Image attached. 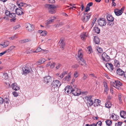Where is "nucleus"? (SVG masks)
<instances>
[{
    "mask_svg": "<svg viewBox=\"0 0 126 126\" xmlns=\"http://www.w3.org/2000/svg\"><path fill=\"white\" fill-rule=\"evenodd\" d=\"M82 52V50L81 49H80L79 50L78 53V57L77 58V59L79 61V63L82 66H86V64L85 63V61L82 58L83 56Z\"/></svg>",
    "mask_w": 126,
    "mask_h": 126,
    "instance_id": "f257e3e1",
    "label": "nucleus"
},
{
    "mask_svg": "<svg viewBox=\"0 0 126 126\" xmlns=\"http://www.w3.org/2000/svg\"><path fill=\"white\" fill-rule=\"evenodd\" d=\"M61 82L58 80L54 81L52 83V90L53 91H56L58 90L59 88L61 85Z\"/></svg>",
    "mask_w": 126,
    "mask_h": 126,
    "instance_id": "f03ea898",
    "label": "nucleus"
},
{
    "mask_svg": "<svg viewBox=\"0 0 126 126\" xmlns=\"http://www.w3.org/2000/svg\"><path fill=\"white\" fill-rule=\"evenodd\" d=\"M85 99L86 101V103L88 106L90 107L93 105L94 103V98L93 97V96H86L85 97Z\"/></svg>",
    "mask_w": 126,
    "mask_h": 126,
    "instance_id": "7ed1b4c3",
    "label": "nucleus"
},
{
    "mask_svg": "<svg viewBox=\"0 0 126 126\" xmlns=\"http://www.w3.org/2000/svg\"><path fill=\"white\" fill-rule=\"evenodd\" d=\"M91 15V13H83V15L81 16V19L84 22H86L89 20Z\"/></svg>",
    "mask_w": 126,
    "mask_h": 126,
    "instance_id": "20e7f679",
    "label": "nucleus"
},
{
    "mask_svg": "<svg viewBox=\"0 0 126 126\" xmlns=\"http://www.w3.org/2000/svg\"><path fill=\"white\" fill-rule=\"evenodd\" d=\"M48 11L49 13L51 14L55 13L56 12V7L54 4L47 5Z\"/></svg>",
    "mask_w": 126,
    "mask_h": 126,
    "instance_id": "39448f33",
    "label": "nucleus"
},
{
    "mask_svg": "<svg viewBox=\"0 0 126 126\" xmlns=\"http://www.w3.org/2000/svg\"><path fill=\"white\" fill-rule=\"evenodd\" d=\"M111 84L114 87L118 89H119L120 87L122 85V84L118 80L111 82Z\"/></svg>",
    "mask_w": 126,
    "mask_h": 126,
    "instance_id": "423d86ee",
    "label": "nucleus"
},
{
    "mask_svg": "<svg viewBox=\"0 0 126 126\" xmlns=\"http://www.w3.org/2000/svg\"><path fill=\"white\" fill-rule=\"evenodd\" d=\"M106 18L108 22H107L108 25H112L113 24L114 18L112 16L110 15H108Z\"/></svg>",
    "mask_w": 126,
    "mask_h": 126,
    "instance_id": "0eeeda50",
    "label": "nucleus"
},
{
    "mask_svg": "<svg viewBox=\"0 0 126 126\" xmlns=\"http://www.w3.org/2000/svg\"><path fill=\"white\" fill-rule=\"evenodd\" d=\"M25 26L27 30L30 32L32 31L34 29V25H31L29 23H26L25 24Z\"/></svg>",
    "mask_w": 126,
    "mask_h": 126,
    "instance_id": "6e6552de",
    "label": "nucleus"
},
{
    "mask_svg": "<svg viewBox=\"0 0 126 126\" xmlns=\"http://www.w3.org/2000/svg\"><path fill=\"white\" fill-rule=\"evenodd\" d=\"M22 74L26 75L29 73L31 70V68L30 67H28L25 66V67H23L22 68Z\"/></svg>",
    "mask_w": 126,
    "mask_h": 126,
    "instance_id": "1a4fd4ad",
    "label": "nucleus"
},
{
    "mask_svg": "<svg viewBox=\"0 0 126 126\" xmlns=\"http://www.w3.org/2000/svg\"><path fill=\"white\" fill-rule=\"evenodd\" d=\"M98 23L100 26H103L106 24V22L104 18H100L99 20H98Z\"/></svg>",
    "mask_w": 126,
    "mask_h": 126,
    "instance_id": "9d476101",
    "label": "nucleus"
},
{
    "mask_svg": "<svg viewBox=\"0 0 126 126\" xmlns=\"http://www.w3.org/2000/svg\"><path fill=\"white\" fill-rule=\"evenodd\" d=\"M124 8L123 7L120 10L118 9H116L114 10V12L115 15L117 16L121 15L123 13V11L124 10Z\"/></svg>",
    "mask_w": 126,
    "mask_h": 126,
    "instance_id": "9b49d317",
    "label": "nucleus"
},
{
    "mask_svg": "<svg viewBox=\"0 0 126 126\" xmlns=\"http://www.w3.org/2000/svg\"><path fill=\"white\" fill-rule=\"evenodd\" d=\"M102 58L103 61L106 62L110 60L109 56L105 52L102 54Z\"/></svg>",
    "mask_w": 126,
    "mask_h": 126,
    "instance_id": "f8f14e48",
    "label": "nucleus"
},
{
    "mask_svg": "<svg viewBox=\"0 0 126 126\" xmlns=\"http://www.w3.org/2000/svg\"><path fill=\"white\" fill-rule=\"evenodd\" d=\"M16 14L18 15H21L24 14V11L22 8H17L16 10Z\"/></svg>",
    "mask_w": 126,
    "mask_h": 126,
    "instance_id": "ddd939ff",
    "label": "nucleus"
},
{
    "mask_svg": "<svg viewBox=\"0 0 126 126\" xmlns=\"http://www.w3.org/2000/svg\"><path fill=\"white\" fill-rule=\"evenodd\" d=\"M73 89L71 86H68L64 89L65 92V93H72Z\"/></svg>",
    "mask_w": 126,
    "mask_h": 126,
    "instance_id": "4468645a",
    "label": "nucleus"
},
{
    "mask_svg": "<svg viewBox=\"0 0 126 126\" xmlns=\"http://www.w3.org/2000/svg\"><path fill=\"white\" fill-rule=\"evenodd\" d=\"M72 94L75 96H78L81 94V92L79 90H78L75 88V89H73Z\"/></svg>",
    "mask_w": 126,
    "mask_h": 126,
    "instance_id": "2eb2a0df",
    "label": "nucleus"
},
{
    "mask_svg": "<svg viewBox=\"0 0 126 126\" xmlns=\"http://www.w3.org/2000/svg\"><path fill=\"white\" fill-rule=\"evenodd\" d=\"M58 45L60 46L61 48L63 49L65 45V43L64 42V40L63 38H62L60 40Z\"/></svg>",
    "mask_w": 126,
    "mask_h": 126,
    "instance_id": "dca6fc26",
    "label": "nucleus"
},
{
    "mask_svg": "<svg viewBox=\"0 0 126 126\" xmlns=\"http://www.w3.org/2000/svg\"><path fill=\"white\" fill-rule=\"evenodd\" d=\"M56 19V18L54 16H52L49 18L46 22L45 24L46 25L51 24L53 22L54 20Z\"/></svg>",
    "mask_w": 126,
    "mask_h": 126,
    "instance_id": "f3484780",
    "label": "nucleus"
},
{
    "mask_svg": "<svg viewBox=\"0 0 126 126\" xmlns=\"http://www.w3.org/2000/svg\"><path fill=\"white\" fill-rule=\"evenodd\" d=\"M9 16L10 18H12L10 19L11 21H13V22H15V21L16 19V14L14 13H11L9 15Z\"/></svg>",
    "mask_w": 126,
    "mask_h": 126,
    "instance_id": "a211bd4d",
    "label": "nucleus"
},
{
    "mask_svg": "<svg viewBox=\"0 0 126 126\" xmlns=\"http://www.w3.org/2000/svg\"><path fill=\"white\" fill-rule=\"evenodd\" d=\"M106 66L111 71L113 69V65L111 63H107L106 64Z\"/></svg>",
    "mask_w": 126,
    "mask_h": 126,
    "instance_id": "6ab92c4d",
    "label": "nucleus"
},
{
    "mask_svg": "<svg viewBox=\"0 0 126 126\" xmlns=\"http://www.w3.org/2000/svg\"><path fill=\"white\" fill-rule=\"evenodd\" d=\"M44 80L45 83H46L50 82L52 80L51 77L49 76H46L44 78Z\"/></svg>",
    "mask_w": 126,
    "mask_h": 126,
    "instance_id": "aec40b11",
    "label": "nucleus"
},
{
    "mask_svg": "<svg viewBox=\"0 0 126 126\" xmlns=\"http://www.w3.org/2000/svg\"><path fill=\"white\" fill-rule=\"evenodd\" d=\"M12 89L15 91L18 90L20 89V87L17 85L16 83H14L12 85Z\"/></svg>",
    "mask_w": 126,
    "mask_h": 126,
    "instance_id": "412c9836",
    "label": "nucleus"
},
{
    "mask_svg": "<svg viewBox=\"0 0 126 126\" xmlns=\"http://www.w3.org/2000/svg\"><path fill=\"white\" fill-rule=\"evenodd\" d=\"M100 101L97 99H95L94 100V107L98 106V105H100L99 103H100Z\"/></svg>",
    "mask_w": 126,
    "mask_h": 126,
    "instance_id": "4be33fe9",
    "label": "nucleus"
},
{
    "mask_svg": "<svg viewBox=\"0 0 126 126\" xmlns=\"http://www.w3.org/2000/svg\"><path fill=\"white\" fill-rule=\"evenodd\" d=\"M120 116L124 119L126 118V112L123 110L121 111L120 112Z\"/></svg>",
    "mask_w": 126,
    "mask_h": 126,
    "instance_id": "5701e85b",
    "label": "nucleus"
},
{
    "mask_svg": "<svg viewBox=\"0 0 126 126\" xmlns=\"http://www.w3.org/2000/svg\"><path fill=\"white\" fill-rule=\"evenodd\" d=\"M124 72L122 69L118 68L117 70V73L119 75L122 76L124 75Z\"/></svg>",
    "mask_w": 126,
    "mask_h": 126,
    "instance_id": "b1692460",
    "label": "nucleus"
},
{
    "mask_svg": "<svg viewBox=\"0 0 126 126\" xmlns=\"http://www.w3.org/2000/svg\"><path fill=\"white\" fill-rule=\"evenodd\" d=\"M111 117L114 120H118L119 118V116L113 113L111 115Z\"/></svg>",
    "mask_w": 126,
    "mask_h": 126,
    "instance_id": "393cba45",
    "label": "nucleus"
},
{
    "mask_svg": "<svg viewBox=\"0 0 126 126\" xmlns=\"http://www.w3.org/2000/svg\"><path fill=\"white\" fill-rule=\"evenodd\" d=\"M87 36L86 33L84 32L81 34L80 37L82 40H85Z\"/></svg>",
    "mask_w": 126,
    "mask_h": 126,
    "instance_id": "a878e982",
    "label": "nucleus"
},
{
    "mask_svg": "<svg viewBox=\"0 0 126 126\" xmlns=\"http://www.w3.org/2000/svg\"><path fill=\"white\" fill-rule=\"evenodd\" d=\"M46 61V60L44 58H41L37 62V63L39 64H40L43 63Z\"/></svg>",
    "mask_w": 126,
    "mask_h": 126,
    "instance_id": "bb28decb",
    "label": "nucleus"
},
{
    "mask_svg": "<svg viewBox=\"0 0 126 126\" xmlns=\"http://www.w3.org/2000/svg\"><path fill=\"white\" fill-rule=\"evenodd\" d=\"M3 102L6 104L8 103L9 101L8 96H6L5 95H4L3 97Z\"/></svg>",
    "mask_w": 126,
    "mask_h": 126,
    "instance_id": "cd10ccee",
    "label": "nucleus"
},
{
    "mask_svg": "<svg viewBox=\"0 0 126 126\" xmlns=\"http://www.w3.org/2000/svg\"><path fill=\"white\" fill-rule=\"evenodd\" d=\"M93 31L96 33H99L100 32V30L97 27H94V28Z\"/></svg>",
    "mask_w": 126,
    "mask_h": 126,
    "instance_id": "c85d7f7f",
    "label": "nucleus"
},
{
    "mask_svg": "<svg viewBox=\"0 0 126 126\" xmlns=\"http://www.w3.org/2000/svg\"><path fill=\"white\" fill-rule=\"evenodd\" d=\"M94 43L96 44H98L99 43L100 40L97 36H95L94 38Z\"/></svg>",
    "mask_w": 126,
    "mask_h": 126,
    "instance_id": "c756f323",
    "label": "nucleus"
},
{
    "mask_svg": "<svg viewBox=\"0 0 126 126\" xmlns=\"http://www.w3.org/2000/svg\"><path fill=\"white\" fill-rule=\"evenodd\" d=\"M71 76L70 75L68 74L63 79L64 81H69L70 79Z\"/></svg>",
    "mask_w": 126,
    "mask_h": 126,
    "instance_id": "7c9ffc66",
    "label": "nucleus"
},
{
    "mask_svg": "<svg viewBox=\"0 0 126 126\" xmlns=\"http://www.w3.org/2000/svg\"><path fill=\"white\" fill-rule=\"evenodd\" d=\"M3 79H8V74L6 73H3V75L2 76Z\"/></svg>",
    "mask_w": 126,
    "mask_h": 126,
    "instance_id": "2f4dec72",
    "label": "nucleus"
},
{
    "mask_svg": "<svg viewBox=\"0 0 126 126\" xmlns=\"http://www.w3.org/2000/svg\"><path fill=\"white\" fill-rule=\"evenodd\" d=\"M104 86L105 87L104 91L105 92H106L107 94V91L108 90V87L106 83H104Z\"/></svg>",
    "mask_w": 126,
    "mask_h": 126,
    "instance_id": "473e14b6",
    "label": "nucleus"
},
{
    "mask_svg": "<svg viewBox=\"0 0 126 126\" xmlns=\"http://www.w3.org/2000/svg\"><path fill=\"white\" fill-rule=\"evenodd\" d=\"M30 41V40L28 39H25L23 40H20L19 41V43L21 44H23Z\"/></svg>",
    "mask_w": 126,
    "mask_h": 126,
    "instance_id": "72a5a7b5",
    "label": "nucleus"
},
{
    "mask_svg": "<svg viewBox=\"0 0 126 126\" xmlns=\"http://www.w3.org/2000/svg\"><path fill=\"white\" fill-rule=\"evenodd\" d=\"M9 44V42L7 41L4 42V43L2 44H1L3 47H7Z\"/></svg>",
    "mask_w": 126,
    "mask_h": 126,
    "instance_id": "f704fd0d",
    "label": "nucleus"
},
{
    "mask_svg": "<svg viewBox=\"0 0 126 126\" xmlns=\"http://www.w3.org/2000/svg\"><path fill=\"white\" fill-rule=\"evenodd\" d=\"M114 65L115 66L119 67L120 66V63L119 61L115 59L114 61Z\"/></svg>",
    "mask_w": 126,
    "mask_h": 126,
    "instance_id": "c9c22d12",
    "label": "nucleus"
},
{
    "mask_svg": "<svg viewBox=\"0 0 126 126\" xmlns=\"http://www.w3.org/2000/svg\"><path fill=\"white\" fill-rule=\"evenodd\" d=\"M87 50L88 51V53L90 54L92 52V49L91 46H89L87 48Z\"/></svg>",
    "mask_w": 126,
    "mask_h": 126,
    "instance_id": "e433bc0d",
    "label": "nucleus"
},
{
    "mask_svg": "<svg viewBox=\"0 0 126 126\" xmlns=\"http://www.w3.org/2000/svg\"><path fill=\"white\" fill-rule=\"evenodd\" d=\"M105 122L106 125L108 126H110L112 123V121L109 120L106 121Z\"/></svg>",
    "mask_w": 126,
    "mask_h": 126,
    "instance_id": "4c0bfd02",
    "label": "nucleus"
},
{
    "mask_svg": "<svg viewBox=\"0 0 126 126\" xmlns=\"http://www.w3.org/2000/svg\"><path fill=\"white\" fill-rule=\"evenodd\" d=\"M15 47V46H11L7 50H6L7 51V52L11 51V50L14 49Z\"/></svg>",
    "mask_w": 126,
    "mask_h": 126,
    "instance_id": "58836bf2",
    "label": "nucleus"
},
{
    "mask_svg": "<svg viewBox=\"0 0 126 126\" xmlns=\"http://www.w3.org/2000/svg\"><path fill=\"white\" fill-rule=\"evenodd\" d=\"M123 123L121 122H118L115 123V126H121Z\"/></svg>",
    "mask_w": 126,
    "mask_h": 126,
    "instance_id": "ea45409f",
    "label": "nucleus"
},
{
    "mask_svg": "<svg viewBox=\"0 0 126 126\" xmlns=\"http://www.w3.org/2000/svg\"><path fill=\"white\" fill-rule=\"evenodd\" d=\"M105 105L106 107L108 108H110L111 106V105L109 102H107L105 103Z\"/></svg>",
    "mask_w": 126,
    "mask_h": 126,
    "instance_id": "a19ab883",
    "label": "nucleus"
},
{
    "mask_svg": "<svg viewBox=\"0 0 126 126\" xmlns=\"http://www.w3.org/2000/svg\"><path fill=\"white\" fill-rule=\"evenodd\" d=\"M97 50L98 52L99 53H102L103 52L102 49L100 47H98Z\"/></svg>",
    "mask_w": 126,
    "mask_h": 126,
    "instance_id": "79ce46f5",
    "label": "nucleus"
},
{
    "mask_svg": "<svg viewBox=\"0 0 126 126\" xmlns=\"http://www.w3.org/2000/svg\"><path fill=\"white\" fill-rule=\"evenodd\" d=\"M47 34V32L45 31H42L41 33V35L42 36H45Z\"/></svg>",
    "mask_w": 126,
    "mask_h": 126,
    "instance_id": "37998d69",
    "label": "nucleus"
},
{
    "mask_svg": "<svg viewBox=\"0 0 126 126\" xmlns=\"http://www.w3.org/2000/svg\"><path fill=\"white\" fill-rule=\"evenodd\" d=\"M78 72L77 71H75L74 73V77L75 78L77 77L78 76Z\"/></svg>",
    "mask_w": 126,
    "mask_h": 126,
    "instance_id": "c03bdc74",
    "label": "nucleus"
},
{
    "mask_svg": "<svg viewBox=\"0 0 126 126\" xmlns=\"http://www.w3.org/2000/svg\"><path fill=\"white\" fill-rule=\"evenodd\" d=\"M96 126H101L102 125V122L100 121H99L98 122H97L95 125Z\"/></svg>",
    "mask_w": 126,
    "mask_h": 126,
    "instance_id": "a18cd8bd",
    "label": "nucleus"
},
{
    "mask_svg": "<svg viewBox=\"0 0 126 126\" xmlns=\"http://www.w3.org/2000/svg\"><path fill=\"white\" fill-rule=\"evenodd\" d=\"M55 64V63L54 62H53L51 63H50V68H53L54 67Z\"/></svg>",
    "mask_w": 126,
    "mask_h": 126,
    "instance_id": "49530a36",
    "label": "nucleus"
},
{
    "mask_svg": "<svg viewBox=\"0 0 126 126\" xmlns=\"http://www.w3.org/2000/svg\"><path fill=\"white\" fill-rule=\"evenodd\" d=\"M23 3L22 2H20L19 3H17V5L19 7V8H20L21 7H23Z\"/></svg>",
    "mask_w": 126,
    "mask_h": 126,
    "instance_id": "de8ad7c7",
    "label": "nucleus"
},
{
    "mask_svg": "<svg viewBox=\"0 0 126 126\" xmlns=\"http://www.w3.org/2000/svg\"><path fill=\"white\" fill-rule=\"evenodd\" d=\"M83 76L82 78V79L83 80H85L87 78L88 76L87 75H85V73H83Z\"/></svg>",
    "mask_w": 126,
    "mask_h": 126,
    "instance_id": "09e8293b",
    "label": "nucleus"
},
{
    "mask_svg": "<svg viewBox=\"0 0 126 126\" xmlns=\"http://www.w3.org/2000/svg\"><path fill=\"white\" fill-rule=\"evenodd\" d=\"M11 13L10 12V11H8L6 10L5 11V14L7 16H9V15Z\"/></svg>",
    "mask_w": 126,
    "mask_h": 126,
    "instance_id": "8fccbe9b",
    "label": "nucleus"
},
{
    "mask_svg": "<svg viewBox=\"0 0 126 126\" xmlns=\"http://www.w3.org/2000/svg\"><path fill=\"white\" fill-rule=\"evenodd\" d=\"M121 94H119L118 96V99L120 103H122V100L121 99Z\"/></svg>",
    "mask_w": 126,
    "mask_h": 126,
    "instance_id": "3c124183",
    "label": "nucleus"
},
{
    "mask_svg": "<svg viewBox=\"0 0 126 126\" xmlns=\"http://www.w3.org/2000/svg\"><path fill=\"white\" fill-rule=\"evenodd\" d=\"M13 95L15 96H17L18 95V94L16 92H13Z\"/></svg>",
    "mask_w": 126,
    "mask_h": 126,
    "instance_id": "603ef678",
    "label": "nucleus"
},
{
    "mask_svg": "<svg viewBox=\"0 0 126 126\" xmlns=\"http://www.w3.org/2000/svg\"><path fill=\"white\" fill-rule=\"evenodd\" d=\"M20 27V26L19 25H18L14 27L13 30H15L16 29H17L18 28Z\"/></svg>",
    "mask_w": 126,
    "mask_h": 126,
    "instance_id": "864d4df0",
    "label": "nucleus"
},
{
    "mask_svg": "<svg viewBox=\"0 0 126 126\" xmlns=\"http://www.w3.org/2000/svg\"><path fill=\"white\" fill-rule=\"evenodd\" d=\"M42 49L41 48L38 47L36 50V53L38 52L41 50Z\"/></svg>",
    "mask_w": 126,
    "mask_h": 126,
    "instance_id": "5fc2aeb1",
    "label": "nucleus"
},
{
    "mask_svg": "<svg viewBox=\"0 0 126 126\" xmlns=\"http://www.w3.org/2000/svg\"><path fill=\"white\" fill-rule=\"evenodd\" d=\"M90 10V8L88 6H86V8L85 11V12H85V13L86 12H87L88 11H89Z\"/></svg>",
    "mask_w": 126,
    "mask_h": 126,
    "instance_id": "6e6d98bb",
    "label": "nucleus"
},
{
    "mask_svg": "<svg viewBox=\"0 0 126 126\" xmlns=\"http://www.w3.org/2000/svg\"><path fill=\"white\" fill-rule=\"evenodd\" d=\"M7 52V50H6L4 52L1 53H0V56H2V55L4 54L5 53H6V52Z\"/></svg>",
    "mask_w": 126,
    "mask_h": 126,
    "instance_id": "4d7b16f0",
    "label": "nucleus"
},
{
    "mask_svg": "<svg viewBox=\"0 0 126 126\" xmlns=\"http://www.w3.org/2000/svg\"><path fill=\"white\" fill-rule=\"evenodd\" d=\"M3 102V99L2 98L0 97V104H2Z\"/></svg>",
    "mask_w": 126,
    "mask_h": 126,
    "instance_id": "13d9d810",
    "label": "nucleus"
},
{
    "mask_svg": "<svg viewBox=\"0 0 126 126\" xmlns=\"http://www.w3.org/2000/svg\"><path fill=\"white\" fill-rule=\"evenodd\" d=\"M96 18H95L94 19V20L92 22V23L91 25V27H92L94 25V23L95 21L96 20Z\"/></svg>",
    "mask_w": 126,
    "mask_h": 126,
    "instance_id": "bf43d9fd",
    "label": "nucleus"
},
{
    "mask_svg": "<svg viewBox=\"0 0 126 126\" xmlns=\"http://www.w3.org/2000/svg\"><path fill=\"white\" fill-rule=\"evenodd\" d=\"M64 75L62 73L60 75V76H59V78L60 79H62L64 76Z\"/></svg>",
    "mask_w": 126,
    "mask_h": 126,
    "instance_id": "052dcab7",
    "label": "nucleus"
},
{
    "mask_svg": "<svg viewBox=\"0 0 126 126\" xmlns=\"http://www.w3.org/2000/svg\"><path fill=\"white\" fill-rule=\"evenodd\" d=\"M93 4V3L92 2H89L88 4L87 5V6H88L89 7H90V6H92V5Z\"/></svg>",
    "mask_w": 126,
    "mask_h": 126,
    "instance_id": "680f3d73",
    "label": "nucleus"
},
{
    "mask_svg": "<svg viewBox=\"0 0 126 126\" xmlns=\"http://www.w3.org/2000/svg\"><path fill=\"white\" fill-rule=\"evenodd\" d=\"M48 1L49 2L51 3H54L55 2L54 0H49Z\"/></svg>",
    "mask_w": 126,
    "mask_h": 126,
    "instance_id": "e2e57ef3",
    "label": "nucleus"
},
{
    "mask_svg": "<svg viewBox=\"0 0 126 126\" xmlns=\"http://www.w3.org/2000/svg\"><path fill=\"white\" fill-rule=\"evenodd\" d=\"M61 65L60 64H58L56 67V69H59V68L61 66Z\"/></svg>",
    "mask_w": 126,
    "mask_h": 126,
    "instance_id": "0e129e2a",
    "label": "nucleus"
},
{
    "mask_svg": "<svg viewBox=\"0 0 126 126\" xmlns=\"http://www.w3.org/2000/svg\"><path fill=\"white\" fill-rule=\"evenodd\" d=\"M15 36H12L11 37H10L9 38V39L10 40H13L15 39Z\"/></svg>",
    "mask_w": 126,
    "mask_h": 126,
    "instance_id": "69168bd1",
    "label": "nucleus"
},
{
    "mask_svg": "<svg viewBox=\"0 0 126 126\" xmlns=\"http://www.w3.org/2000/svg\"><path fill=\"white\" fill-rule=\"evenodd\" d=\"M87 92L86 91H84V92H82V93L81 92V94L82 93V95L87 94Z\"/></svg>",
    "mask_w": 126,
    "mask_h": 126,
    "instance_id": "338daca9",
    "label": "nucleus"
},
{
    "mask_svg": "<svg viewBox=\"0 0 126 126\" xmlns=\"http://www.w3.org/2000/svg\"><path fill=\"white\" fill-rule=\"evenodd\" d=\"M51 63L50 62H48L47 63L46 65V66L47 67H48L49 66H50Z\"/></svg>",
    "mask_w": 126,
    "mask_h": 126,
    "instance_id": "774afa93",
    "label": "nucleus"
}]
</instances>
